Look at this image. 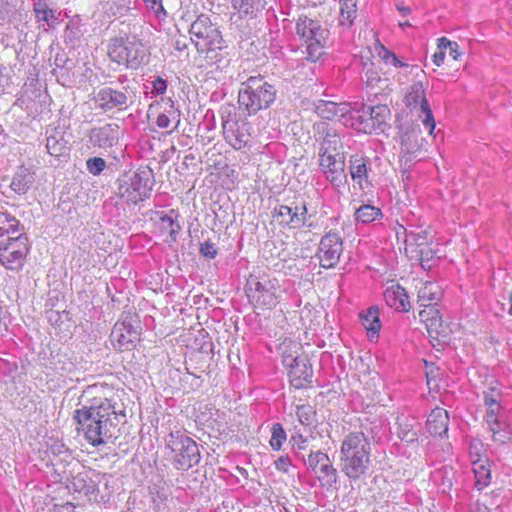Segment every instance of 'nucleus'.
Returning a JSON list of instances; mask_svg holds the SVG:
<instances>
[{
    "label": "nucleus",
    "instance_id": "nucleus-11",
    "mask_svg": "<svg viewBox=\"0 0 512 512\" xmlns=\"http://www.w3.org/2000/svg\"><path fill=\"white\" fill-rule=\"evenodd\" d=\"M248 296L258 306L271 309L279 303L280 284L268 275L250 276L247 282Z\"/></svg>",
    "mask_w": 512,
    "mask_h": 512
},
{
    "label": "nucleus",
    "instance_id": "nucleus-50",
    "mask_svg": "<svg viewBox=\"0 0 512 512\" xmlns=\"http://www.w3.org/2000/svg\"><path fill=\"white\" fill-rule=\"evenodd\" d=\"M86 167L89 173L97 176L100 175L106 168V162L101 157H93L86 161Z\"/></svg>",
    "mask_w": 512,
    "mask_h": 512
},
{
    "label": "nucleus",
    "instance_id": "nucleus-31",
    "mask_svg": "<svg viewBox=\"0 0 512 512\" xmlns=\"http://www.w3.org/2000/svg\"><path fill=\"white\" fill-rule=\"evenodd\" d=\"M346 103H336L333 101L320 100L315 106L316 113L323 119L331 120L338 117L341 122L343 113H345Z\"/></svg>",
    "mask_w": 512,
    "mask_h": 512
},
{
    "label": "nucleus",
    "instance_id": "nucleus-13",
    "mask_svg": "<svg viewBox=\"0 0 512 512\" xmlns=\"http://www.w3.org/2000/svg\"><path fill=\"white\" fill-rule=\"evenodd\" d=\"M307 465L322 487L330 489L336 485L338 481V471L333 466L328 454L322 451H312L308 455Z\"/></svg>",
    "mask_w": 512,
    "mask_h": 512
},
{
    "label": "nucleus",
    "instance_id": "nucleus-44",
    "mask_svg": "<svg viewBox=\"0 0 512 512\" xmlns=\"http://www.w3.org/2000/svg\"><path fill=\"white\" fill-rule=\"evenodd\" d=\"M159 224L161 231L170 236L171 242H175L181 230L180 224L169 215L162 216Z\"/></svg>",
    "mask_w": 512,
    "mask_h": 512
},
{
    "label": "nucleus",
    "instance_id": "nucleus-30",
    "mask_svg": "<svg viewBox=\"0 0 512 512\" xmlns=\"http://www.w3.org/2000/svg\"><path fill=\"white\" fill-rule=\"evenodd\" d=\"M366 109L368 110L367 116L368 121L370 122L371 133L376 130H382L384 126L387 124V120L390 117V109L386 105H376V106H368L366 105Z\"/></svg>",
    "mask_w": 512,
    "mask_h": 512
},
{
    "label": "nucleus",
    "instance_id": "nucleus-51",
    "mask_svg": "<svg viewBox=\"0 0 512 512\" xmlns=\"http://www.w3.org/2000/svg\"><path fill=\"white\" fill-rule=\"evenodd\" d=\"M16 12L13 0H0V20H10Z\"/></svg>",
    "mask_w": 512,
    "mask_h": 512
},
{
    "label": "nucleus",
    "instance_id": "nucleus-33",
    "mask_svg": "<svg viewBox=\"0 0 512 512\" xmlns=\"http://www.w3.org/2000/svg\"><path fill=\"white\" fill-rule=\"evenodd\" d=\"M231 5L241 17L253 18L265 8L263 0H231Z\"/></svg>",
    "mask_w": 512,
    "mask_h": 512
},
{
    "label": "nucleus",
    "instance_id": "nucleus-54",
    "mask_svg": "<svg viewBox=\"0 0 512 512\" xmlns=\"http://www.w3.org/2000/svg\"><path fill=\"white\" fill-rule=\"evenodd\" d=\"M200 254L207 259H214L217 255L215 244L210 240L200 244Z\"/></svg>",
    "mask_w": 512,
    "mask_h": 512
},
{
    "label": "nucleus",
    "instance_id": "nucleus-38",
    "mask_svg": "<svg viewBox=\"0 0 512 512\" xmlns=\"http://www.w3.org/2000/svg\"><path fill=\"white\" fill-rule=\"evenodd\" d=\"M20 222L8 212L0 211V240L5 236L15 235L19 231Z\"/></svg>",
    "mask_w": 512,
    "mask_h": 512
},
{
    "label": "nucleus",
    "instance_id": "nucleus-18",
    "mask_svg": "<svg viewBox=\"0 0 512 512\" xmlns=\"http://www.w3.org/2000/svg\"><path fill=\"white\" fill-rule=\"evenodd\" d=\"M112 345L117 350H130L139 339V331L131 319L117 322L110 335Z\"/></svg>",
    "mask_w": 512,
    "mask_h": 512
},
{
    "label": "nucleus",
    "instance_id": "nucleus-17",
    "mask_svg": "<svg viewBox=\"0 0 512 512\" xmlns=\"http://www.w3.org/2000/svg\"><path fill=\"white\" fill-rule=\"evenodd\" d=\"M273 217L282 225L293 229L301 228L307 220V208L304 202L300 205H279L274 208Z\"/></svg>",
    "mask_w": 512,
    "mask_h": 512
},
{
    "label": "nucleus",
    "instance_id": "nucleus-12",
    "mask_svg": "<svg viewBox=\"0 0 512 512\" xmlns=\"http://www.w3.org/2000/svg\"><path fill=\"white\" fill-rule=\"evenodd\" d=\"M404 103L410 109L419 108L418 117L429 134L433 135L436 123L421 80L415 81L408 87L404 97Z\"/></svg>",
    "mask_w": 512,
    "mask_h": 512
},
{
    "label": "nucleus",
    "instance_id": "nucleus-41",
    "mask_svg": "<svg viewBox=\"0 0 512 512\" xmlns=\"http://www.w3.org/2000/svg\"><path fill=\"white\" fill-rule=\"evenodd\" d=\"M340 1V24L350 26L357 15L356 0H339Z\"/></svg>",
    "mask_w": 512,
    "mask_h": 512
},
{
    "label": "nucleus",
    "instance_id": "nucleus-63",
    "mask_svg": "<svg viewBox=\"0 0 512 512\" xmlns=\"http://www.w3.org/2000/svg\"><path fill=\"white\" fill-rule=\"evenodd\" d=\"M397 10L402 14V16H407L411 13V9L408 6H404L402 4L397 5Z\"/></svg>",
    "mask_w": 512,
    "mask_h": 512
},
{
    "label": "nucleus",
    "instance_id": "nucleus-61",
    "mask_svg": "<svg viewBox=\"0 0 512 512\" xmlns=\"http://www.w3.org/2000/svg\"><path fill=\"white\" fill-rule=\"evenodd\" d=\"M445 49H439L438 52H435L432 56V60H433V63L436 65V66H441L444 62V58H445Z\"/></svg>",
    "mask_w": 512,
    "mask_h": 512
},
{
    "label": "nucleus",
    "instance_id": "nucleus-14",
    "mask_svg": "<svg viewBox=\"0 0 512 512\" xmlns=\"http://www.w3.org/2000/svg\"><path fill=\"white\" fill-rule=\"evenodd\" d=\"M400 139V161L409 167L410 163L426 150L427 141L422 136V131L418 126L408 127L401 134Z\"/></svg>",
    "mask_w": 512,
    "mask_h": 512
},
{
    "label": "nucleus",
    "instance_id": "nucleus-40",
    "mask_svg": "<svg viewBox=\"0 0 512 512\" xmlns=\"http://www.w3.org/2000/svg\"><path fill=\"white\" fill-rule=\"evenodd\" d=\"M27 255L5 251L0 249V263L9 270L18 271L22 269Z\"/></svg>",
    "mask_w": 512,
    "mask_h": 512
},
{
    "label": "nucleus",
    "instance_id": "nucleus-62",
    "mask_svg": "<svg viewBox=\"0 0 512 512\" xmlns=\"http://www.w3.org/2000/svg\"><path fill=\"white\" fill-rule=\"evenodd\" d=\"M58 512H75V506L72 503L67 502L58 508Z\"/></svg>",
    "mask_w": 512,
    "mask_h": 512
},
{
    "label": "nucleus",
    "instance_id": "nucleus-24",
    "mask_svg": "<svg viewBox=\"0 0 512 512\" xmlns=\"http://www.w3.org/2000/svg\"><path fill=\"white\" fill-rule=\"evenodd\" d=\"M323 133L324 136L322 138L321 146L319 149V157L325 158V156H344L343 152H341L343 149V144L336 130L332 128H326Z\"/></svg>",
    "mask_w": 512,
    "mask_h": 512
},
{
    "label": "nucleus",
    "instance_id": "nucleus-46",
    "mask_svg": "<svg viewBox=\"0 0 512 512\" xmlns=\"http://www.w3.org/2000/svg\"><path fill=\"white\" fill-rule=\"evenodd\" d=\"M415 252L417 253L422 268L430 269L433 266L436 260V253L430 247V244L416 249Z\"/></svg>",
    "mask_w": 512,
    "mask_h": 512
},
{
    "label": "nucleus",
    "instance_id": "nucleus-3",
    "mask_svg": "<svg viewBox=\"0 0 512 512\" xmlns=\"http://www.w3.org/2000/svg\"><path fill=\"white\" fill-rule=\"evenodd\" d=\"M277 90L264 76H250L238 91L239 110L247 116L268 109L276 100Z\"/></svg>",
    "mask_w": 512,
    "mask_h": 512
},
{
    "label": "nucleus",
    "instance_id": "nucleus-16",
    "mask_svg": "<svg viewBox=\"0 0 512 512\" xmlns=\"http://www.w3.org/2000/svg\"><path fill=\"white\" fill-rule=\"evenodd\" d=\"M343 251L342 239L337 232L330 231L320 241L318 258L323 268H332L338 262Z\"/></svg>",
    "mask_w": 512,
    "mask_h": 512
},
{
    "label": "nucleus",
    "instance_id": "nucleus-4",
    "mask_svg": "<svg viewBox=\"0 0 512 512\" xmlns=\"http://www.w3.org/2000/svg\"><path fill=\"white\" fill-rule=\"evenodd\" d=\"M191 41L200 54H206L209 64H217L223 59L224 40L210 16L200 14L190 26Z\"/></svg>",
    "mask_w": 512,
    "mask_h": 512
},
{
    "label": "nucleus",
    "instance_id": "nucleus-25",
    "mask_svg": "<svg viewBox=\"0 0 512 512\" xmlns=\"http://www.w3.org/2000/svg\"><path fill=\"white\" fill-rule=\"evenodd\" d=\"M35 182V173L28 167L20 166L12 176L10 189L17 195L26 194Z\"/></svg>",
    "mask_w": 512,
    "mask_h": 512
},
{
    "label": "nucleus",
    "instance_id": "nucleus-22",
    "mask_svg": "<svg viewBox=\"0 0 512 512\" xmlns=\"http://www.w3.org/2000/svg\"><path fill=\"white\" fill-rule=\"evenodd\" d=\"M290 382L296 389H302L312 383L313 369L306 357H303L289 370Z\"/></svg>",
    "mask_w": 512,
    "mask_h": 512
},
{
    "label": "nucleus",
    "instance_id": "nucleus-56",
    "mask_svg": "<svg viewBox=\"0 0 512 512\" xmlns=\"http://www.w3.org/2000/svg\"><path fill=\"white\" fill-rule=\"evenodd\" d=\"M501 392L495 388L491 387L489 391L484 392V403L486 405L496 404L501 402Z\"/></svg>",
    "mask_w": 512,
    "mask_h": 512
},
{
    "label": "nucleus",
    "instance_id": "nucleus-2",
    "mask_svg": "<svg viewBox=\"0 0 512 512\" xmlns=\"http://www.w3.org/2000/svg\"><path fill=\"white\" fill-rule=\"evenodd\" d=\"M371 445L363 432L346 435L340 448V467L351 481L366 476L370 466Z\"/></svg>",
    "mask_w": 512,
    "mask_h": 512
},
{
    "label": "nucleus",
    "instance_id": "nucleus-6",
    "mask_svg": "<svg viewBox=\"0 0 512 512\" xmlns=\"http://www.w3.org/2000/svg\"><path fill=\"white\" fill-rule=\"evenodd\" d=\"M166 454L178 470H189L201 459L197 443L183 432L171 431L165 439Z\"/></svg>",
    "mask_w": 512,
    "mask_h": 512
},
{
    "label": "nucleus",
    "instance_id": "nucleus-9",
    "mask_svg": "<svg viewBox=\"0 0 512 512\" xmlns=\"http://www.w3.org/2000/svg\"><path fill=\"white\" fill-rule=\"evenodd\" d=\"M151 174V170L142 169L123 175L118 180V195L128 203L144 201L152 190Z\"/></svg>",
    "mask_w": 512,
    "mask_h": 512
},
{
    "label": "nucleus",
    "instance_id": "nucleus-58",
    "mask_svg": "<svg viewBox=\"0 0 512 512\" xmlns=\"http://www.w3.org/2000/svg\"><path fill=\"white\" fill-rule=\"evenodd\" d=\"M167 82L161 77H157L152 81V93L162 95L166 92Z\"/></svg>",
    "mask_w": 512,
    "mask_h": 512
},
{
    "label": "nucleus",
    "instance_id": "nucleus-52",
    "mask_svg": "<svg viewBox=\"0 0 512 512\" xmlns=\"http://www.w3.org/2000/svg\"><path fill=\"white\" fill-rule=\"evenodd\" d=\"M147 8L152 11L158 19L166 17L167 13L162 5V0H142Z\"/></svg>",
    "mask_w": 512,
    "mask_h": 512
},
{
    "label": "nucleus",
    "instance_id": "nucleus-36",
    "mask_svg": "<svg viewBox=\"0 0 512 512\" xmlns=\"http://www.w3.org/2000/svg\"><path fill=\"white\" fill-rule=\"evenodd\" d=\"M379 56L383 59V61L387 64H391L395 67L405 68L406 72L415 78H419V76L424 74V71L420 69L417 65H409L405 62H402L398 59V57L391 52L390 50L382 47V50L379 52Z\"/></svg>",
    "mask_w": 512,
    "mask_h": 512
},
{
    "label": "nucleus",
    "instance_id": "nucleus-23",
    "mask_svg": "<svg viewBox=\"0 0 512 512\" xmlns=\"http://www.w3.org/2000/svg\"><path fill=\"white\" fill-rule=\"evenodd\" d=\"M33 13L36 22L42 23L49 28H54L60 22L61 12L53 9L48 4L47 0H32Z\"/></svg>",
    "mask_w": 512,
    "mask_h": 512
},
{
    "label": "nucleus",
    "instance_id": "nucleus-20",
    "mask_svg": "<svg viewBox=\"0 0 512 512\" xmlns=\"http://www.w3.org/2000/svg\"><path fill=\"white\" fill-rule=\"evenodd\" d=\"M366 105L362 104L360 108H351L346 103L345 113H343L341 123L358 132L371 134V125L368 121Z\"/></svg>",
    "mask_w": 512,
    "mask_h": 512
},
{
    "label": "nucleus",
    "instance_id": "nucleus-39",
    "mask_svg": "<svg viewBox=\"0 0 512 512\" xmlns=\"http://www.w3.org/2000/svg\"><path fill=\"white\" fill-rule=\"evenodd\" d=\"M382 216V211L373 205L364 204L355 210V221L357 223L369 224Z\"/></svg>",
    "mask_w": 512,
    "mask_h": 512
},
{
    "label": "nucleus",
    "instance_id": "nucleus-64",
    "mask_svg": "<svg viewBox=\"0 0 512 512\" xmlns=\"http://www.w3.org/2000/svg\"><path fill=\"white\" fill-rule=\"evenodd\" d=\"M470 512H490L489 511V508L485 505H480V504H477L475 505L471 510Z\"/></svg>",
    "mask_w": 512,
    "mask_h": 512
},
{
    "label": "nucleus",
    "instance_id": "nucleus-55",
    "mask_svg": "<svg viewBox=\"0 0 512 512\" xmlns=\"http://www.w3.org/2000/svg\"><path fill=\"white\" fill-rule=\"evenodd\" d=\"M487 412H486V423H492L495 424V421L500 417L501 412V405L500 403L486 405Z\"/></svg>",
    "mask_w": 512,
    "mask_h": 512
},
{
    "label": "nucleus",
    "instance_id": "nucleus-26",
    "mask_svg": "<svg viewBox=\"0 0 512 512\" xmlns=\"http://www.w3.org/2000/svg\"><path fill=\"white\" fill-rule=\"evenodd\" d=\"M383 298L385 303L397 310V311H408L410 307V302L408 299V295L404 288L400 285H392L387 287L383 293Z\"/></svg>",
    "mask_w": 512,
    "mask_h": 512
},
{
    "label": "nucleus",
    "instance_id": "nucleus-15",
    "mask_svg": "<svg viewBox=\"0 0 512 512\" xmlns=\"http://www.w3.org/2000/svg\"><path fill=\"white\" fill-rule=\"evenodd\" d=\"M319 167L326 180L337 192L347 183V174L345 172V157L325 156L319 157Z\"/></svg>",
    "mask_w": 512,
    "mask_h": 512
},
{
    "label": "nucleus",
    "instance_id": "nucleus-7",
    "mask_svg": "<svg viewBox=\"0 0 512 512\" xmlns=\"http://www.w3.org/2000/svg\"><path fill=\"white\" fill-rule=\"evenodd\" d=\"M219 115L225 141L236 150L247 147L251 141V124L240 119L235 106L230 103L220 107Z\"/></svg>",
    "mask_w": 512,
    "mask_h": 512
},
{
    "label": "nucleus",
    "instance_id": "nucleus-8",
    "mask_svg": "<svg viewBox=\"0 0 512 512\" xmlns=\"http://www.w3.org/2000/svg\"><path fill=\"white\" fill-rule=\"evenodd\" d=\"M296 34L306 45V59L317 61L324 53L328 30L323 28L319 21L301 16L296 22Z\"/></svg>",
    "mask_w": 512,
    "mask_h": 512
},
{
    "label": "nucleus",
    "instance_id": "nucleus-1",
    "mask_svg": "<svg viewBox=\"0 0 512 512\" xmlns=\"http://www.w3.org/2000/svg\"><path fill=\"white\" fill-rule=\"evenodd\" d=\"M121 417H125L124 409L115 394L95 396L73 412L77 430L94 447L104 445L114 437Z\"/></svg>",
    "mask_w": 512,
    "mask_h": 512
},
{
    "label": "nucleus",
    "instance_id": "nucleus-37",
    "mask_svg": "<svg viewBox=\"0 0 512 512\" xmlns=\"http://www.w3.org/2000/svg\"><path fill=\"white\" fill-rule=\"evenodd\" d=\"M472 470L475 476V487L478 490H483L491 482V470L488 460L481 463L474 462Z\"/></svg>",
    "mask_w": 512,
    "mask_h": 512
},
{
    "label": "nucleus",
    "instance_id": "nucleus-19",
    "mask_svg": "<svg viewBox=\"0 0 512 512\" xmlns=\"http://www.w3.org/2000/svg\"><path fill=\"white\" fill-rule=\"evenodd\" d=\"M120 135L121 130L118 124L106 123L92 128L88 133V138L93 147L106 150L118 144Z\"/></svg>",
    "mask_w": 512,
    "mask_h": 512
},
{
    "label": "nucleus",
    "instance_id": "nucleus-32",
    "mask_svg": "<svg viewBox=\"0 0 512 512\" xmlns=\"http://www.w3.org/2000/svg\"><path fill=\"white\" fill-rule=\"evenodd\" d=\"M0 249L27 255L29 252L28 238L21 232L0 240Z\"/></svg>",
    "mask_w": 512,
    "mask_h": 512
},
{
    "label": "nucleus",
    "instance_id": "nucleus-27",
    "mask_svg": "<svg viewBox=\"0 0 512 512\" xmlns=\"http://www.w3.org/2000/svg\"><path fill=\"white\" fill-rule=\"evenodd\" d=\"M449 416L445 409L436 407L429 414L426 429L433 436H442L448 431Z\"/></svg>",
    "mask_w": 512,
    "mask_h": 512
},
{
    "label": "nucleus",
    "instance_id": "nucleus-35",
    "mask_svg": "<svg viewBox=\"0 0 512 512\" xmlns=\"http://www.w3.org/2000/svg\"><path fill=\"white\" fill-rule=\"evenodd\" d=\"M442 296L440 287L434 282H426L418 292V302L421 306L436 304Z\"/></svg>",
    "mask_w": 512,
    "mask_h": 512
},
{
    "label": "nucleus",
    "instance_id": "nucleus-29",
    "mask_svg": "<svg viewBox=\"0 0 512 512\" xmlns=\"http://www.w3.org/2000/svg\"><path fill=\"white\" fill-rule=\"evenodd\" d=\"M361 324L367 331L368 338L373 340L378 338L379 331L381 329V322L379 318V309L376 306H372L365 311H362L359 315Z\"/></svg>",
    "mask_w": 512,
    "mask_h": 512
},
{
    "label": "nucleus",
    "instance_id": "nucleus-48",
    "mask_svg": "<svg viewBox=\"0 0 512 512\" xmlns=\"http://www.w3.org/2000/svg\"><path fill=\"white\" fill-rule=\"evenodd\" d=\"M406 243L408 245L416 246V249L429 245L428 233L426 231L410 232L406 236Z\"/></svg>",
    "mask_w": 512,
    "mask_h": 512
},
{
    "label": "nucleus",
    "instance_id": "nucleus-10",
    "mask_svg": "<svg viewBox=\"0 0 512 512\" xmlns=\"http://www.w3.org/2000/svg\"><path fill=\"white\" fill-rule=\"evenodd\" d=\"M108 55L113 62L125 65L130 69H137L146 60V51L143 44L136 38L112 40Z\"/></svg>",
    "mask_w": 512,
    "mask_h": 512
},
{
    "label": "nucleus",
    "instance_id": "nucleus-34",
    "mask_svg": "<svg viewBox=\"0 0 512 512\" xmlns=\"http://www.w3.org/2000/svg\"><path fill=\"white\" fill-rule=\"evenodd\" d=\"M46 134V148L51 156L59 157L66 153L68 147L63 132L53 129L50 134L49 131H46Z\"/></svg>",
    "mask_w": 512,
    "mask_h": 512
},
{
    "label": "nucleus",
    "instance_id": "nucleus-28",
    "mask_svg": "<svg viewBox=\"0 0 512 512\" xmlns=\"http://www.w3.org/2000/svg\"><path fill=\"white\" fill-rule=\"evenodd\" d=\"M67 487L69 490L84 494L85 496L94 495L98 491L97 483L86 471L79 472L73 476Z\"/></svg>",
    "mask_w": 512,
    "mask_h": 512
},
{
    "label": "nucleus",
    "instance_id": "nucleus-42",
    "mask_svg": "<svg viewBox=\"0 0 512 512\" xmlns=\"http://www.w3.org/2000/svg\"><path fill=\"white\" fill-rule=\"evenodd\" d=\"M361 80L366 84L367 87L374 88L378 82L381 81L379 71L375 64L371 61L363 63L362 70L360 72Z\"/></svg>",
    "mask_w": 512,
    "mask_h": 512
},
{
    "label": "nucleus",
    "instance_id": "nucleus-59",
    "mask_svg": "<svg viewBox=\"0 0 512 512\" xmlns=\"http://www.w3.org/2000/svg\"><path fill=\"white\" fill-rule=\"evenodd\" d=\"M291 466V459L288 456H280L275 461V468L283 473H288Z\"/></svg>",
    "mask_w": 512,
    "mask_h": 512
},
{
    "label": "nucleus",
    "instance_id": "nucleus-60",
    "mask_svg": "<svg viewBox=\"0 0 512 512\" xmlns=\"http://www.w3.org/2000/svg\"><path fill=\"white\" fill-rule=\"evenodd\" d=\"M303 357L299 356H293V355H283V364L286 368L289 370L292 369L293 366L296 365L299 360H301Z\"/></svg>",
    "mask_w": 512,
    "mask_h": 512
},
{
    "label": "nucleus",
    "instance_id": "nucleus-5",
    "mask_svg": "<svg viewBox=\"0 0 512 512\" xmlns=\"http://www.w3.org/2000/svg\"><path fill=\"white\" fill-rule=\"evenodd\" d=\"M127 76L121 75L117 81L100 88L93 101L97 109L104 113L127 110L134 102L135 92L129 85H124Z\"/></svg>",
    "mask_w": 512,
    "mask_h": 512
},
{
    "label": "nucleus",
    "instance_id": "nucleus-21",
    "mask_svg": "<svg viewBox=\"0 0 512 512\" xmlns=\"http://www.w3.org/2000/svg\"><path fill=\"white\" fill-rule=\"evenodd\" d=\"M370 161L368 158L358 155H353L349 160V171L352 180L364 190L371 186L369 181Z\"/></svg>",
    "mask_w": 512,
    "mask_h": 512
},
{
    "label": "nucleus",
    "instance_id": "nucleus-43",
    "mask_svg": "<svg viewBox=\"0 0 512 512\" xmlns=\"http://www.w3.org/2000/svg\"><path fill=\"white\" fill-rule=\"evenodd\" d=\"M488 426V429L492 433V438L494 441L499 443H505L507 440L510 439V432L508 431V427L501 418H498L495 421V424L492 423H486Z\"/></svg>",
    "mask_w": 512,
    "mask_h": 512
},
{
    "label": "nucleus",
    "instance_id": "nucleus-53",
    "mask_svg": "<svg viewBox=\"0 0 512 512\" xmlns=\"http://www.w3.org/2000/svg\"><path fill=\"white\" fill-rule=\"evenodd\" d=\"M296 415L300 423L310 424L312 416V408L309 405H298Z\"/></svg>",
    "mask_w": 512,
    "mask_h": 512
},
{
    "label": "nucleus",
    "instance_id": "nucleus-45",
    "mask_svg": "<svg viewBox=\"0 0 512 512\" xmlns=\"http://www.w3.org/2000/svg\"><path fill=\"white\" fill-rule=\"evenodd\" d=\"M286 432L280 423H274L271 427L270 446L273 450L279 451L286 441Z\"/></svg>",
    "mask_w": 512,
    "mask_h": 512
},
{
    "label": "nucleus",
    "instance_id": "nucleus-49",
    "mask_svg": "<svg viewBox=\"0 0 512 512\" xmlns=\"http://www.w3.org/2000/svg\"><path fill=\"white\" fill-rule=\"evenodd\" d=\"M438 49H449V56H451L454 60H458L462 55L460 52V46L457 42L451 41L446 37H441L438 39Z\"/></svg>",
    "mask_w": 512,
    "mask_h": 512
},
{
    "label": "nucleus",
    "instance_id": "nucleus-47",
    "mask_svg": "<svg viewBox=\"0 0 512 512\" xmlns=\"http://www.w3.org/2000/svg\"><path fill=\"white\" fill-rule=\"evenodd\" d=\"M469 458L472 465L474 462L481 463L488 460L483 454V444L479 440H472L469 443Z\"/></svg>",
    "mask_w": 512,
    "mask_h": 512
},
{
    "label": "nucleus",
    "instance_id": "nucleus-57",
    "mask_svg": "<svg viewBox=\"0 0 512 512\" xmlns=\"http://www.w3.org/2000/svg\"><path fill=\"white\" fill-rule=\"evenodd\" d=\"M176 117H179V115L176 114L175 111H171L169 115L166 113H161L156 119V124L159 128H168L170 126L171 119H175Z\"/></svg>",
    "mask_w": 512,
    "mask_h": 512
}]
</instances>
